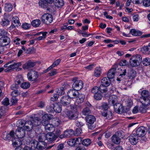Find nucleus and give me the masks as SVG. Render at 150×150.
I'll list each match as a JSON object with an SVG mask.
<instances>
[{
  "instance_id": "c9c22d12",
  "label": "nucleus",
  "mask_w": 150,
  "mask_h": 150,
  "mask_svg": "<svg viewBox=\"0 0 150 150\" xmlns=\"http://www.w3.org/2000/svg\"><path fill=\"white\" fill-rule=\"evenodd\" d=\"M141 51L143 53L149 54H150V46H146L142 47Z\"/></svg>"
},
{
  "instance_id": "052dcab7",
  "label": "nucleus",
  "mask_w": 150,
  "mask_h": 150,
  "mask_svg": "<svg viewBox=\"0 0 150 150\" xmlns=\"http://www.w3.org/2000/svg\"><path fill=\"white\" fill-rule=\"evenodd\" d=\"M67 143L68 144L71 146H73L76 144L74 138L69 139Z\"/></svg>"
},
{
  "instance_id": "20e7f679",
  "label": "nucleus",
  "mask_w": 150,
  "mask_h": 150,
  "mask_svg": "<svg viewBox=\"0 0 150 150\" xmlns=\"http://www.w3.org/2000/svg\"><path fill=\"white\" fill-rule=\"evenodd\" d=\"M141 97L140 100L142 99L144 100L143 103L146 106L150 104V94L149 92L147 90H143L141 92Z\"/></svg>"
},
{
  "instance_id": "aec40b11",
  "label": "nucleus",
  "mask_w": 150,
  "mask_h": 150,
  "mask_svg": "<svg viewBox=\"0 0 150 150\" xmlns=\"http://www.w3.org/2000/svg\"><path fill=\"white\" fill-rule=\"evenodd\" d=\"M35 64V62L29 60L23 65L22 67L24 69H28L33 67Z\"/></svg>"
},
{
  "instance_id": "f704fd0d",
  "label": "nucleus",
  "mask_w": 150,
  "mask_h": 150,
  "mask_svg": "<svg viewBox=\"0 0 150 150\" xmlns=\"http://www.w3.org/2000/svg\"><path fill=\"white\" fill-rule=\"evenodd\" d=\"M53 107L54 108V110L57 113H59L63 109V107L61 104L59 105L57 104H54Z\"/></svg>"
},
{
  "instance_id": "6e6552de",
  "label": "nucleus",
  "mask_w": 150,
  "mask_h": 150,
  "mask_svg": "<svg viewBox=\"0 0 150 150\" xmlns=\"http://www.w3.org/2000/svg\"><path fill=\"white\" fill-rule=\"evenodd\" d=\"M39 76V74L38 72L33 70L28 72L27 74L28 80L30 81H37Z\"/></svg>"
},
{
  "instance_id": "69168bd1",
  "label": "nucleus",
  "mask_w": 150,
  "mask_h": 150,
  "mask_svg": "<svg viewBox=\"0 0 150 150\" xmlns=\"http://www.w3.org/2000/svg\"><path fill=\"white\" fill-rule=\"evenodd\" d=\"M22 27L23 29L25 30H28L30 28V25L27 23H25L23 24Z\"/></svg>"
},
{
  "instance_id": "2eb2a0df",
  "label": "nucleus",
  "mask_w": 150,
  "mask_h": 150,
  "mask_svg": "<svg viewBox=\"0 0 150 150\" xmlns=\"http://www.w3.org/2000/svg\"><path fill=\"white\" fill-rule=\"evenodd\" d=\"M102 115L106 119L110 120L112 118V113L111 111L108 110H103L101 111Z\"/></svg>"
},
{
  "instance_id": "a211bd4d",
  "label": "nucleus",
  "mask_w": 150,
  "mask_h": 150,
  "mask_svg": "<svg viewBox=\"0 0 150 150\" xmlns=\"http://www.w3.org/2000/svg\"><path fill=\"white\" fill-rule=\"evenodd\" d=\"M79 94L78 91L74 89H70L68 92L67 96H68L71 99V98H74L77 97Z\"/></svg>"
},
{
  "instance_id": "a18cd8bd",
  "label": "nucleus",
  "mask_w": 150,
  "mask_h": 150,
  "mask_svg": "<svg viewBox=\"0 0 150 150\" xmlns=\"http://www.w3.org/2000/svg\"><path fill=\"white\" fill-rule=\"evenodd\" d=\"M101 73V69L100 67H96L94 72V75L96 77H99Z\"/></svg>"
},
{
  "instance_id": "f257e3e1",
  "label": "nucleus",
  "mask_w": 150,
  "mask_h": 150,
  "mask_svg": "<svg viewBox=\"0 0 150 150\" xmlns=\"http://www.w3.org/2000/svg\"><path fill=\"white\" fill-rule=\"evenodd\" d=\"M71 100L67 96H62L59 101V103L62 106L63 110L68 109H74L76 108V105H71Z\"/></svg>"
},
{
  "instance_id": "473e14b6",
  "label": "nucleus",
  "mask_w": 150,
  "mask_h": 150,
  "mask_svg": "<svg viewBox=\"0 0 150 150\" xmlns=\"http://www.w3.org/2000/svg\"><path fill=\"white\" fill-rule=\"evenodd\" d=\"M116 72V69H110L108 72L107 74V77L110 79L113 78L115 75V73Z\"/></svg>"
},
{
  "instance_id": "39448f33",
  "label": "nucleus",
  "mask_w": 150,
  "mask_h": 150,
  "mask_svg": "<svg viewBox=\"0 0 150 150\" xmlns=\"http://www.w3.org/2000/svg\"><path fill=\"white\" fill-rule=\"evenodd\" d=\"M86 120L88 123V126L89 129L92 130L96 127L95 122L96 121L95 117L93 115H88L86 117Z\"/></svg>"
},
{
  "instance_id": "2f4dec72",
  "label": "nucleus",
  "mask_w": 150,
  "mask_h": 150,
  "mask_svg": "<svg viewBox=\"0 0 150 150\" xmlns=\"http://www.w3.org/2000/svg\"><path fill=\"white\" fill-rule=\"evenodd\" d=\"M77 97V98L76 100V103L77 104H81L84 101L85 96L84 94H79Z\"/></svg>"
},
{
  "instance_id": "e2e57ef3",
  "label": "nucleus",
  "mask_w": 150,
  "mask_h": 150,
  "mask_svg": "<svg viewBox=\"0 0 150 150\" xmlns=\"http://www.w3.org/2000/svg\"><path fill=\"white\" fill-rule=\"evenodd\" d=\"M7 111V110L5 108L4 106H2L0 109V113L2 116L5 114Z\"/></svg>"
},
{
  "instance_id": "423d86ee",
  "label": "nucleus",
  "mask_w": 150,
  "mask_h": 150,
  "mask_svg": "<svg viewBox=\"0 0 150 150\" xmlns=\"http://www.w3.org/2000/svg\"><path fill=\"white\" fill-rule=\"evenodd\" d=\"M77 78L75 77L73 78L72 81L74 82L72 84V87L74 89L79 91L83 87V83L81 80H77Z\"/></svg>"
},
{
  "instance_id": "6ab92c4d",
  "label": "nucleus",
  "mask_w": 150,
  "mask_h": 150,
  "mask_svg": "<svg viewBox=\"0 0 150 150\" xmlns=\"http://www.w3.org/2000/svg\"><path fill=\"white\" fill-rule=\"evenodd\" d=\"M13 64L9 65L8 68L4 70L5 72H8L10 71L19 67L21 65V64L20 62L16 63L13 62Z\"/></svg>"
},
{
  "instance_id": "9d476101",
  "label": "nucleus",
  "mask_w": 150,
  "mask_h": 150,
  "mask_svg": "<svg viewBox=\"0 0 150 150\" xmlns=\"http://www.w3.org/2000/svg\"><path fill=\"white\" fill-rule=\"evenodd\" d=\"M133 132L135 133V134L138 137H143L146 132V128L144 126H141L134 130Z\"/></svg>"
},
{
  "instance_id": "4c0bfd02",
  "label": "nucleus",
  "mask_w": 150,
  "mask_h": 150,
  "mask_svg": "<svg viewBox=\"0 0 150 150\" xmlns=\"http://www.w3.org/2000/svg\"><path fill=\"white\" fill-rule=\"evenodd\" d=\"M12 23L16 24V27H18L21 25L19 18L17 16H15L13 17L12 19Z\"/></svg>"
},
{
  "instance_id": "de8ad7c7",
  "label": "nucleus",
  "mask_w": 150,
  "mask_h": 150,
  "mask_svg": "<svg viewBox=\"0 0 150 150\" xmlns=\"http://www.w3.org/2000/svg\"><path fill=\"white\" fill-rule=\"evenodd\" d=\"M107 87L101 84L99 88H98L99 90L102 93H105L107 91Z\"/></svg>"
},
{
  "instance_id": "37998d69",
  "label": "nucleus",
  "mask_w": 150,
  "mask_h": 150,
  "mask_svg": "<svg viewBox=\"0 0 150 150\" xmlns=\"http://www.w3.org/2000/svg\"><path fill=\"white\" fill-rule=\"evenodd\" d=\"M41 22L39 19H36L33 20L31 22V25L34 27H37L40 25Z\"/></svg>"
},
{
  "instance_id": "412c9836",
  "label": "nucleus",
  "mask_w": 150,
  "mask_h": 150,
  "mask_svg": "<svg viewBox=\"0 0 150 150\" xmlns=\"http://www.w3.org/2000/svg\"><path fill=\"white\" fill-rule=\"evenodd\" d=\"M42 139L41 137L40 136L39 138V141L38 142V150H43L46 146L47 144L44 141L41 140Z\"/></svg>"
},
{
  "instance_id": "774afa93",
  "label": "nucleus",
  "mask_w": 150,
  "mask_h": 150,
  "mask_svg": "<svg viewBox=\"0 0 150 150\" xmlns=\"http://www.w3.org/2000/svg\"><path fill=\"white\" fill-rule=\"evenodd\" d=\"M143 5L145 7L150 6V0H144L142 1Z\"/></svg>"
},
{
  "instance_id": "79ce46f5",
  "label": "nucleus",
  "mask_w": 150,
  "mask_h": 150,
  "mask_svg": "<svg viewBox=\"0 0 150 150\" xmlns=\"http://www.w3.org/2000/svg\"><path fill=\"white\" fill-rule=\"evenodd\" d=\"M23 81V79L22 76L21 75H18L16 78V80L15 81L16 83L18 85L20 84Z\"/></svg>"
},
{
  "instance_id": "c85d7f7f",
  "label": "nucleus",
  "mask_w": 150,
  "mask_h": 150,
  "mask_svg": "<svg viewBox=\"0 0 150 150\" xmlns=\"http://www.w3.org/2000/svg\"><path fill=\"white\" fill-rule=\"evenodd\" d=\"M137 73L133 69L130 70L128 72V77L129 79L131 80L134 79Z\"/></svg>"
},
{
  "instance_id": "4d7b16f0",
  "label": "nucleus",
  "mask_w": 150,
  "mask_h": 150,
  "mask_svg": "<svg viewBox=\"0 0 150 150\" xmlns=\"http://www.w3.org/2000/svg\"><path fill=\"white\" fill-rule=\"evenodd\" d=\"M30 85L29 82H25L22 83L21 86L23 89H27L30 87Z\"/></svg>"
},
{
  "instance_id": "338daca9",
  "label": "nucleus",
  "mask_w": 150,
  "mask_h": 150,
  "mask_svg": "<svg viewBox=\"0 0 150 150\" xmlns=\"http://www.w3.org/2000/svg\"><path fill=\"white\" fill-rule=\"evenodd\" d=\"M2 104L6 106H7L9 104V100L7 98H5L2 102Z\"/></svg>"
},
{
  "instance_id": "5701e85b",
  "label": "nucleus",
  "mask_w": 150,
  "mask_h": 150,
  "mask_svg": "<svg viewBox=\"0 0 150 150\" xmlns=\"http://www.w3.org/2000/svg\"><path fill=\"white\" fill-rule=\"evenodd\" d=\"M45 138L49 142L54 141L57 139L54 133L52 132L47 133L46 134Z\"/></svg>"
},
{
  "instance_id": "680f3d73",
  "label": "nucleus",
  "mask_w": 150,
  "mask_h": 150,
  "mask_svg": "<svg viewBox=\"0 0 150 150\" xmlns=\"http://www.w3.org/2000/svg\"><path fill=\"white\" fill-rule=\"evenodd\" d=\"M64 93V88L62 87L58 88L57 91V93L59 96L63 95Z\"/></svg>"
},
{
  "instance_id": "864d4df0",
  "label": "nucleus",
  "mask_w": 150,
  "mask_h": 150,
  "mask_svg": "<svg viewBox=\"0 0 150 150\" xmlns=\"http://www.w3.org/2000/svg\"><path fill=\"white\" fill-rule=\"evenodd\" d=\"M54 104H52L51 105H47L46 107V110L47 111L49 112H51L54 111Z\"/></svg>"
},
{
  "instance_id": "603ef678",
  "label": "nucleus",
  "mask_w": 150,
  "mask_h": 150,
  "mask_svg": "<svg viewBox=\"0 0 150 150\" xmlns=\"http://www.w3.org/2000/svg\"><path fill=\"white\" fill-rule=\"evenodd\" d=\"M61 132L59 129H56L54 130V133L56 139L58 137L60 138V136L61 135Z\"/></svg>"
},
{
  "instance_id": "ddd939ff",
  "label": "nucleus",
  "mask_w": 150,
  "mask_h": 150,
  "mask_svg": "<svg viewBox=\"0 0 150 150\" xmlns=\"http://www.w3.org/2000/svg\"><path fill=\"white\" fill-rule=\"evenodd\" d=\"M128 139L132 145H135L138 142V137L135 134V133L133 132L128 137Z\"/></svg>"
},
{
  "instance_id": "49530a36",
  "label": "nucleus",
  "mask_w": 150,
  "mask_h": 150,
  "mask_svg": "<svg viewBox=\"0 0 150 150\" xmlns=\"http://www.w3.org/2000/svg\"><path fill=\"white\" fill-rule=\"evenodd\" d=\"M117 100L116 97L115 96H111L110 97L109 102L110 103H111L114 106V105H115L116 103H117Z\"/></svg>"
},
{
  "instance_id": "72a5a7b5",
  "label": "nucleus",
  "mask_w": 150,
  "mask_h": 150,
  "mask_svg": "<svg viewBox=\"0 0 150 150\" xmlns=\"http://www.w3.org/2000/svg\"><path fill=\"white\" fill-rule=\"evenodd\" d=\"M4 9L6 12H10L12 10L13 6L10 3H6L4 5Z\"/></svg>"
},
{
  "instance_id": "ea45409f",
  "label": "nucleus",
  "mask_w": 150,
  "mask_h": 150,
  "mask_svg": "<svg viewBox=\"0 0 150 150\" xmlns=\"http://www.w3.org/2000/svg\"><path fill=\"white\" fill-rule=\"evenodd\" d=\"M45 128L46 131L49 133V132H51V131L52 132L54 129L53 125L50 124L46 126L45 127Z\"/></svg>"
},
{
  "instance_id": "3c124183",
  "label": "nucleus",
  "mask_w": 150,
  "mask_h": 150,
  "mask_svg": "<svg viewBox=\"0 0 150 150\" xmlns=\"http://www.w3.org/2000/svg\"><path fill=\"white\" fill-rule=\"evenodd\" d=\"M142 63L145 66L150 65V58L146 57L142 61Z\"/></svg>"
},
{
  "instance_id": "1a4fd4ad",
  "label": "nucleus",
  "mask_w": 150,
  "mask_h": 150,
  "mask_svg": "<svg viewBox=\"0 0 150 150\" xmlns=\"http://www.w3.org/2000/svg\"><path fill=\"white\" fill-rule=\"evenodd\" d=\"M41 20L43 23L48 24L52 22L53 18L51 14L48 13H45L41 16Z\"/></svg>"
},
{
  "instance_id": "0eeeda50",
  "label": "nucleus",
  "mask_w": 150,
  "mask_h": 150,
  "mask_svg": "<svg viewBox=\"0 0 150 150\" xmlns=\"http://www.w3.org/2000/svg\"><path fill=\"white\" fill-rule=\"evenodd\" d=\"M75 110H76V108L74 109H66L63 110L65 114L66 115V116L68 117V118L70 119H74L77 116L76 115V111Z\"/></svg>"
},
{
  "instance_id": "0e129e2a",
  "label": "nucleus",
  "mask_w": 150,
  "mask_h": 150,
  "mask_svg": "<svg viewBox=\"0 0 150 150\" xmlns=\"http://www.w3.org/2000/svg\"><path fill=\"white\" fill-rule=\"evenodd\" d=\"M101 107L103 110H108L109 108L108 104L107 103L104 102L102 103Z\"/></svg>"
},
{
  "instance_id": "58836bf2",
  "label": "nucleus",
  "mask_w": 150,
  "mask_h": 150,
  "mask_svg": "<svg viewBox=\"0 0 150 150\" xmlns=\"http://www.w3.org/2000/svg\"><path fill=\"white\" fill-rule=\"evenodd\" d=\"M52 123L53 125V127L54 126L55 127H57L60 124L61 121L59 119L57 118H54L52 120Z\"/></svg>"
},
{
  "instance_id": "8fccbe9b",
  "label": "nucleus",
  "mask_w": 150,
  "mask_h": 150,
  "mask_svg": "<svg viewBox=\"0 0 150 150\" xmlns=\"http://www.w3.org/2000/svg\"><path fill=\"white\" fill-rule=\"evenodd\" d=\"M60 61L61 60L60 59H57L53 63L51 66L49 67V69H51L53 68H54L55 67L57 66L60 63Z\"/></svg>"
},
{
  "instance_id": "a878e982",
  "label": "nucleus",
  "mask_w": 150,
  "mask_h": 150,
  "mask_svg": "<svg viewBox=\"0 0 150 150\" xmlns=\"http://www.w3.org/2000/svg\"><path fill=\"white\" fill-rule=\"evenodd\" d=\"M33 127L31 120H28L26 121L25 123V126L24 129L27 131H30L32 130Z\"/></svg>"
},
{
  "instance_id": "f8f14e48",
  "label": "nucleus",
  "mask_w": 150,
  "mask_h": 150,
  "mask_svg": "<svg viewBox=\"0 0 150 150\" xmlns=\"http://www.w3.org/2000/svg\"><path fill=\"white\" fill-rule=\"evenodd\" d=\"M74 130L72 129H67L64 132L63 134H61L60 136V138L62 139L65 137H70L74 134Z\"/></svg>"
},
{
  "instance_id": "bb28decb",
  "label": "nucleus",
  "mask_w": 150,
  "mask_h": 150,
  "mask_svg": "<svg viewBox=\"0 0 150 150\" xmlns=\"http://www.w3.org/2000/svg\"><path fill=\"white\" fill-rule=\"evenodd\" d=\"M114 108L115 110L118 113L122 112L123 110V106L119 103H117L114 105Z\"/></svg>"
},
{
  "instance_id": "7c9ffc66",
  "label": "nucleus",
  "mask_w": 150,
  "mask_h": 150,
  "mask_svg": "<svg viewBox=\"0 0 150 150\" xmlns=\"http://www.w3.org/2000/svg\"><path fill=\"white\" fill-rule=\"evenodd\" d=\"M53 4L57 7L61 8L64 5L63 0H54Z\"/></svg>"
},
{
  "instance_id": "b1692460",
  "label": "nucleus",
  "mask_w": 150,
  "mask_h": 150,
  "mask_svg": "<svg viewBox=\"0 0 150 150\" xmlns=\"http://www.w3.org/2000/svg\"><path fill=\"white\" fill-rule=\"evenodd\" d=\"M9 16L7 15L4 16L2 19L1 22V24L4 26H7L10 24V21L8 20Z\"/></svg>"
},
{
  "instance_id": "a19ab883",
  "label": "nucleus",
  "mask_w": 150,
  "mask_h": 150,
  "mask_svg": "<svg viewBox=\"0 0 150 150\" xmlns=\"http://www.w3.org/2000/svg\"><path fill=\"white\" fill-rule=\"evenodd\" d=\"M25 120H19L17 122V125L18 127H19V128H22L23 127L25 126Z\"/></svg>"
},
{
  "instance_id": "6e6d98bb",
  "label": "nucleus",
  "mask_w": 150,
  "mask_h": 150,
  "mask_svg": "<svg viewBox=\"0 0 150 150\" xmlns=\"http://www.w3.org/2000/svg\"><path fill=\"white\" fill-rule=\"evenodd\" d=\"M145 105H143L141 106L139 109V111L142 113L146 112V111L147 108Z\"/></svg>"
},
{
  "instance_id": "e433bc0d",
  "label": "nucleus",
  "mask_w": 150,
  "mask_h": 150,
  "mask_svg": "<svg viewBox=\"0 0 150 150\" xmlns=\"http://www.w3.org/2000/svg\"><path fill=\"white\" fill-rule=\"evenodd\" d=\"M129 33L131 34L132 35L137 36H139L142 34V32L140 31L134 29H132L130 30Z\"/></svg>"
},
{
  "instance_id": "9b49d317",
  "label": "nucleus",
  "mask_w": 150,
  "mask_h": 150,
  "mask_svg": "<svg viewBox=\"0 0 150 150\" xmlns=\"http://www.w3.org/2000/svg\"><path fill=\"white\" fill-rule=\"evenodd\" d=\"M85 108L83 110L82 113L83 115L85 116L88 115L91 112V108L92 105L88 102H86L85 104Z\"/></svg>"
},
{
  "instance_id": "c756f323",
  "label": "nucleus",
  "mask_w": 150,
  "mask_h": 150,
  "mask_svg": "<svg viewBox=\"0 0 150 150\" xmlns=\"http://www.w3.org/2000/svg\"><path fill=\"white\" fill-rule=\"evenodd\" d=\"M111 83L110 79L108 77H105L103 78L101 80V84L103 85L108 86L110 85Z\"/></svg>"
},
{
  "instance_id": "c03bdc74",
  "label": "nucleus",
  "mask_w": 150,
  "mask_h": 150,
  "mask_svg": "<svg viewBox=\"0 0 150 150\" xmlns=\"http://www.w3.org/2000/svg\"><path fill=\"white\" fill-rule=\"evenodd\" d=\"M53 115L49 114H45L42 117V120H49L53 118Z\"/></svg>"
},
{
  "instance_id": "7ed1b4c3",
  "label": "nucleus",
  "mask_w": 150,
  "mask_h": 150,
  "mask_svg": "<svg viewBox=\"0 0 150 150\" xmlns=\"http://www.w3.org/2000/svg\"><path fill=\"white\" fill-rule=\"evenodd\" d=\"M142 60L141 56L139 54H137L131 58L129 60L130 64L132 67H137L140 65Z\"/></svg>"
},
{
  "instance_id": "4468645a",
  "label": "nucleus",
  "mask_w": 150,
  "mask_h": 150,
  "mask_svg": "<svg viewBox=\"0 0 150 150\" xmlns=\"http://www.w3.org/2000/svg\"><path fill=\"white\" fill-rule=\"evenodd\" d=\"M54 0H40L39 1V6L43 8H47L48 6V4H52L53 3Z\"/></svg>"
},
{
  "instance_id": "5fc2aeb1",
  "label": "nucleus",
  "mask_w": 150,
  "mask_h": 150,
  "mask_svg": "<svg viewBox=\"0 0 150 150\" xmlns=\"http://www.w3.org/2000/svg\"><path fill=\"white\" fill-rule=\"evenodd\" d=\"M31 148L33 150H38V142L36 141L33 142L31 144Z\"/></svg>"
},
{
  "instance_id": "09e8293b",
  "label": "nucleus",
  "mask_w": 150,
  "mask_h": 150,
  "mask_svg": "<svg viewBox=\"0 0 150 150\" xmlns=\"http://www.w3.org/2000/svg\"><path fill=\"white\" fill-rule=\"evenodd\" d=\"M91 143V140L89 139H84L82 142V144L86 146H88Z\"/></svg>"
},
{
  "instance_id": "cd10ccee",
  "label": "nucleus",
  "mask_w": 150,
  "mask_h": 150,
  "mask_svg": "<svg viewBox=\"0 0 150 150\" xmlns=\"http://www.w3.org/2000/svg\"><path fill=\"white\" fill-rule=\"evenodd\" d=\"M31 120L32 121L33 127L39 126L41 123V120L37 117L32 118Z\"/></svg>"
},
{
  "instance_id": "dca6fc26",
  "label": "nucleus",
  "mask_w": 150,
  "mask_h": 150,
  "mask_svg": "<svg viewBox=\"0 0 150 150\" xmlns=\"http://www.w3.org/2000/svg\"><path fill=\"white\" fill-rule=\"evenodd\" d=\"M10 42L9 38L7 36L2 37L0 38V45L2 47L8 45Z\"/></svg>"
},
{
  "instance_id": "bf43d9fd",
  "label": "nucleus",
  "mask_w": 150,
  "mask_h": 150,
  "mask_svg": "<svg viewBox=\"0 0 150 150\" xmlns=\"http://www.w3.org/2000/svg\"><path fill=\"white\" fill-rule=\"evenodd\" d=\"M75 122L76 126L79 127H81L84 125L83 122L80 120H76Z\"/></svg>"
},
{
  "instance_id": "f3484780",
  "label": "nucleus",
  "mask_w": 150,
  "mask_h": 150,
  "mask_svg": "<svg viewBox=\"0 0 150 150\" xmlns=\"http://www.w3.org/2000/svg\"><path fill=\"white\" fill-rule=\"evenodd\" d=\"M24 129L18 128L16 130L15 134L16 136L20 138H23L25 135V132Z\"/></svg>"
},
{
  "instance_id": "f03ea898",
  "label": "nucleus",
  "mask_w": 150,
  "mask_h": 150,
  "mask_svg": "<svg viewBox=\"0 0 150 150\" xmlns=\"http://www.w3.org/2000/svg\"><path fill=\"white\" fill-rule=\"evenodd\" d=\"M125 134L122 131H118L112 137V141L114 144H117L120 143L121 139L124 137Z\"/></svg>"
},
{
  "instance_id": "4be33fe9",
  "label": "nucleus",
  "mask_w": 150,
  "mask_h": 150,
  "mask_svg": "<svg viewBox=\"0 0 150 150\" xmlns=\"http://www.w3.org/2000/svg\"><path fill=\"white\" fill-rule=\"evenodd\" d=\"M12 144L14 147H18L19 146H21L22 144V142L20 139L19 138H13L12 139Z\"/></svg>"
},
{
  "instance_id": "13d9d810",
  "label": "nucleus",
  "mask_w": 150,
  "mask_h": 150,
  "mask_svg": "<svg viewBox=\"0 0 150 150\" xmlns=\"http://www.w3.org/2000/svg\"><path fill=\"white\" fill-rule=\"evenodd\" d=\"M103 97V95L100 93H97L94 94V97L97 100H100Z\"/></svg>"
},
{
  "instance_id": "393cba45",
  "label": "nucleus",
  "mask_w": 150,
  "mask_h": 150,
  "mask_svg": "<svg viewBox=\"0 0 150 150\" xmlns=\"http://www.w3.org/2000/svg\"><path fill=\"white\" fill-rule=\"evenodd\" d=\"M14 132L13 131H11L9 134L7 133L6 132L4 133L3 135V137L4 139L6 140H9L11 138H13L14 136Z\"/></svg>"
}]
</instances>
